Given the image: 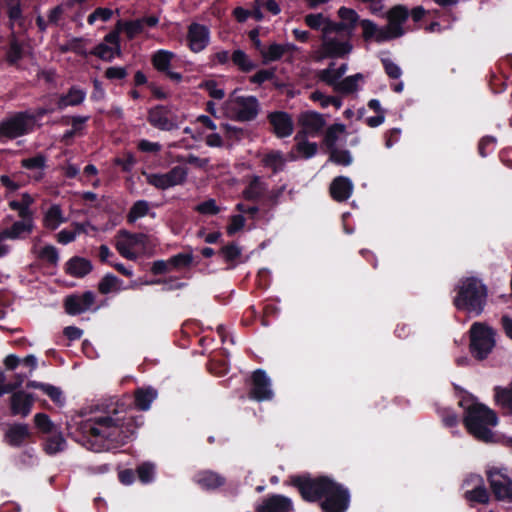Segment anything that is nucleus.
Wrapping results in <instances>:
<instances>
[{
  "instance_id": "obj_7",
  "label": "nucleus",
  "mask_w": 512,
  "mask_h": 512,
  "mask_svg": "<svg viewBox=\"0 0 512 512\" xmlns=\"http://www.w3.org/2000/svg\"><path fill=\"white\" fill-rule=\"evenodd\" d=\"M35 117L25 112L16 113L0 122V143L31 133Z\"/></svg>"
},
{
  "instance_id": "obj_12",
  "label": "nucleus",
  "mask_w": 512,
  "mask_h": 512,
  "mask_svg": "<svg viewBox=\"0 0 512 512\" xmlns=\"http://www.w3.org/2000/svg\"><path fill=\"white\" fill-rule=\"evenodd\" d=\"M408 16L407 8L402 5L395 6L388 11L386 15L388 24L383 26L388 41L405 34L403 24L408 19Z\"/></svg>"
},
{
  "instance_id": "obj_29",
  "label": "nucleus",
  "mask_w": 512,
  "mask_h": 512,
  "mask_svg": "<svg viewBox=\"0 0 512 512\" xmlns=\"http://www.w3.org/2000/svg\"><path fill=\"white\" fill-rule=\"evenodd\" d=\"M29 436V429L26 424L11 425L5 432V440L12 446H20Z\"/></svg>"
},
{
  "instance_id": "obj_30",
  "label": "nucleus",
  "mask_w": 512,
  "mask_h": 512,
  "mask_svg": "<svg viewBox=\"0 0 512 512\" xmlns=\"http://www.w3.org/2000/svg\"><path fill=\"white\" fill-rule=\"evenodd\" d=\"M67 442L63 437L62 432L55 430L49 433L44 443V451L48 455H55L65 450Z\"/></svg>"
},
{
  "instance_id": "obj_55",
  "label": "nucleus",
  "mask_w": 512,
  "mask_h": 512,
  "mask_svg": "<svg viewBox=\"0 0 512 512\" xmlns=\"http://www.w3.org/2000/svg\"><path fill=\"white\" fill-rule=\"evenodd\" d=\"M113 11L109 8H97L93 13L88 16V23L93 25L96 21H108L112 17Z\"/></svg>"
},
{
  "instance_id": "obj_4",
  "label": "nucleus",
  "mask_w": 512,
  "mask_h": 512,
  "mask_svg": "<svg viewBox=\"0 0 512 512\" xmlns=\"http://www.w3.org/2000/svg\"><path fill=\"white\" fill-rule=\"evenodd\" d=\"M487 301V288L478 279L471 277L462 280L457 288L454 305L469 314L480 315Z\"/></svg>"
},
{
  "instance_id": "obj_41",
  "label": "nucleus",
  "mask_w": 512,
  "mask_h": 512,
  "mask_svg": "<svg viewBox=\"0 0 512 512\" xmlns=\"http://www.w3.org/2000/svg\"><path fill=\"white\" fill-rule=\"evenodd\" d=\"M345 131L346 127L344 124L336 123L328 127L324 136V143L329 150L336 148L340 135L344 134Z\"/></svg>"
},
{
  "instance_id": "obj_53",
  "label": "nucleus",
  "mask_w": 512,
  "mask_h": 512,
  "mask_svg": "<svg viewBox=\"0 0 512 512\" xmlns=\"http://www.w3.org/2000/svg\"><path fill=\"white\" fill-rule=\"evenodd\" d=\"M195 211L202 215H216L221 211V208L216 204L214 199H208L202 203H199L195 207Z\"/></svg>"
},
{
  "instance_id": "obj_6",
  "label": "nucleus",
  "mask_w": 512,
  "mask_h": 512,
  "mask_svg": "<svg viewBox=\"0 0 512 512\" xmlns=\"http://www.w3.org/2000/svg\"><path fill=\"white\" fill-rule=\"evenodd\" d=\"M495 331L485 323L475 322L470 328V352L478 360L488 357L495 347Z\"/></svg>"
},
{
  "instance_id": "obj_31",
  "label": "nucleus",
  "mask_w": 512,
  "mask_h": 512,
  "mask_svg": "<svg viewBox=\"0 0 512 512\" xmlns=\"http://www.w3.org/2000/svg\"><path fill=\"white\" fill-rule=\"evenodd\" d=\"M157 391L152 387L138 388L135 391V405L138 409L146 411L157 398Z\"/></svg>"
},
{
  "instance_id": "obj_52",
  "label": "nucleus",
  "mask_w": 512,
  "mask_h": 512,
  "mask_svg": "<svg viewBox=\"0 0 512 512\" xmlns=\"http://www.w3.org/2000/svg\"><path fill=\"white\" fill-rule=\"evenodd\" d=\"M34 422L37 428H39L43 433H52L57 430L50 420V418L44 413H38L34 416Z\"/></svg>"
},
{
  "instance_id": "obj_42",
  "label": "nucleus",
  "mask_w": 512,
  "mask_h": 512,
  "mask_svg": "<svg viewBox=\"0 0 512 512\" xmlns=\"http://www.w3.org/2000/svg\"><path fill=\"white\" fill-rule=\"evenodd\" d=\"M94 55L104 61H112L115 56H119L121 53L120 45L110 46L107 43H101L94 49Z\"/></svg>"
},
{
  "instance_id": "obj_14",
  "label": "nucleus",
  "mask_w": 512,
  "mask_h": 512,
  "mask_svg": "<svg viewBox=\"0 0 512 512\" xmlns=\"http://www.w3.org/2000/svg\"><path fill=\"white\" fill-rule=\"evenodd\" d=\"M95 294L92 291H86L82 294H73L65 298L64 307L69 315L82 314L94 305Z\"/></svg>"
},
{
  "instance_id": "obj_28",
  "label": "nucleus",
  "mask_w": 512,
  "mask_h": 512,
  "mask_svg": "<svg viewBox=\"0 0 512 512\" xmlns=\"http://www.w3.org/2000/svg\"><path fill=\"white\" fill-rule=\"evenodd\" d=\"M67 218L65 217L60 205L53 204L44 214L43 223L44 226L50 230L57 229L62 223H65Z\"/></svg>"
},
{
  "instance_id": "obj_27",
  "label": "nucleus",
  "mask_w": 512,
  "mask_h": 512,
  "mask_svg": "<svg viewBox=\"0 0 512 512\" xmlns=\"http://www.w3.org/2000/svg\"><path fill=\"white\" fill-rule=\"evenodd\" d=\"M363 30V38L365 41H375L377 43L387 42V36L383 27H379L376 23L369 19H364L360 22Z\"/></svg>"
},
{
  "instance_id": "obj_11",
  "label": "nucleus",
  "mask_w": 512,
  "mask_h": 512,
  "mask_svg": "<svg viewBox=\"0 0 512 512\" xmlns=\"http://www.w3.org/2000/svg\"><path fill=\"white\" fill-rule=\"evenodd\" d=\"M146 239V235L142 233L132 234L123 230L118 233L115 246L121 256L129 260H136L138 255L135 248L144 246Z\"/></svg>"
},
{
  "instance_id": "obj_16",
  "label": "nucleus",
  "mask_w": 512,
  "mask_h": 512,
  "mask_svg": "<svg viewBox=\"0 0 512 512\" xmlns=\"http://www.w3.org/2000/svg\"><path fill=\"white\" fill-rule=\"evenodd\" d=\"M338 16L341 19L340 22H333L328 25L340 31L343 35L352 37L359 21V15L351 8L341 7L338 10Z\"/></svg>"
},
{
  "instance_id": "obj_17",
  "label": "nucleus",
  "mask_w": 512,
  "mask_h": 512,
  "mask_svg": "<svg viewBox=\"0 0 512 512\" xmlns=\"http://www.w3.org/2000/svg\"><path fill=\"white\" fill-rule=\"evenodd\" d=\"M293 502L289 497L280 494L269 495L257 508V512H293Z\"/></svg>"
},
{
  "instance_id": "obj_37",
  "label": "nucleus",
  "mask_w": 512,
  "mask_h": 512,
  "mask_svg": "<svg viewBox=\"0 0 512 512\" xmlns=\"http://www.w3.org/2000/svg\"><path fill=\"white\" fill-rule=\"evenodd\" d=\"M92 270V265L90 261L75 257L69 260L67 263V272L75 277H83L87 275Z\"/></svg>"
},
{
  "instance_id": "obj_10",
  "label": "nucleus",
  "mask_w": 512,
  "mask_h": 512,
  "mask_svg": "<svg viewBox=\"0 0 512 512\" xmlns=\"http://www.w3.org/2000/svg\"><path fill=\"white\" fill-rule=\"evenodd\" d=\"M462 489L463 496L470 505L486 504L489 502L490 496L480 475H468L463 481Z\"/></svg>"
},
{
  "instance_id": "obj_33",
  "label": "nucleus",
  "mask_w": 512,
  "mask_h": 512,
  "mask_svg": "<svg viewBox=\"0 0 512 512\" xmlns=\"http://www.w3.org/2000/svg\"><path fill=\"white\" fill-rule=\"evenodd\" d=\"M147 215L155 217V213L151 211L150 203L146 200H138L131 206L127 214V221L129 223H135L137 220Z\"/></svg>"
},
{
  "instance_id": "obj_13",
  "label": "nucleus",
  "mask_w": 512,
  "mask_h": 512,
  "mask_svg": "<svg viewBox=\"0 0 512 512\" xmlns=\"http://www.w3.org/2000/svg\"><path fill=\"white\" fill-rule=\"evenodd\" d=\"M488 480L497 499L512 502V480L502 470H489Z\"/></svg>"
},
{
  "instance_id": "obj_21",
  "label": "nucleus",
  "mask_w": 512,
  "mask_h": 512,
  "mask_svg": "<svg viewBox=\"0 0 512 512\" xmlns=\"http://www.w3.org/2000/svg\"><path fill=\"white\" fill-rule=\"evenodd\" d=\"M47 159L44 155L38 154L30 158L23 159L21 166L29 171V178L39 182L44 178Z\"/></svg>"
},
{
  "instance_id": "obj_56",
  "label": "nucleus",
  "mask_w": 512,
  "mask_h": 512,
  "mask_svg": "<svg viewBox=\"0 0 512 512\" xmlns=\"http://www.w3.org/2000/svg\"><path fill=\"white\" fill-rule=\"evenodd\" d=\"M89 120V116H75L72 118V128L64 134V138H71L80 132L85 123Z\"/></svg>"
},
{
  "instance_id": "obj_38",
  "label": "nucleus",
  "mask_w": 512,
  "mask_h": 512,
  "mask_svg": "<svg viewBox=\"0 0 512 512\" xmlns=\"http://www.w3.org/2000/svg\"><path fill=\"white\" fill-rule=\"evenodd\" d=\"M262 163L266 168L271 169L273 173H277L283 170L286 159L280 151H270L263 156Z\"/></svg>"
},
{
  "instance_id": "obj_2",
  "label": "nucleus",
  "mask_w": 512,
  "mask_h": 512,
  "mask_svg": "<svg viewBox=\"0 0 512 512\" xmlns=\"http://www.w3.org/2000/svg\"><path fill=\"white\" fill-rule=\"evenodd\" d=\"M293 485L299 489L307 501H321L323 512H346L350 504L349 491L328 477L293 479Z\"/></svg>"
},
{
  "instance_id": "obj_9",
  "label": "nucleus",
  "mask_w": 512,
  "mask_h": 512,
  "mask_svg": "<svg viewBox=\"0 0 512 512\" xmlns=\"http://www.w3.org/2000/svg\"><path fill=\"white\" fill-rule=\"evenodd\" d=\"M188 169L185 166H175L167 173L145 174L146 181L157 189L166 190L185 183Z\"/></svg>"
},
{
  "instance_id": "obj_49",
  "label": "nucleus",
  "mask_w": 512,
  "mask_h": 512,
  "mask_svg": "<svg viewBox=\"0 0 512 512\" xmlns=\"http://www.w3.org/2000/svg\"><path fill=\"white\" fill-rule=\"evenodd\" d=\"M232 60L243 71H251L254 64L250 61L248 56L242 50H236L232 54Z\"/></svg>"
},
{
  "instance_id": "obj_1",
  "label": "nucleus",
  "mask_w": 512,
  "mask_h": 512,
  "mask_svg": "<svg viewBox=\"0 0 512 512\" xmlns=\"http://www.w3.org/2000/svg\"><path fill=\"white\" fill-rule=\"evenodd\" d=\"M128 407L119 399H110L85 419L75 422L71 436L94 452H102L124 445L133 433Z\"/></svg>"
},
{
  "instance_id": "obj_46",
  "label": "nucleus",
  "mask_w": 512,
  "mask_h": 512,
  "mask_svg": "<svg viewBox=\"0 0 512 512\" xmlns=\"http://www.w3.org/2000/svg\"><path fill=\"white\" fill-rule=\"evenodd\" d=\"M495 400L500 406L512 411V385L495 388Z\"/></svg>"
},
{
  "instance_id": "obj_40",
  "label": "nucleus",
  "mask_w": 512,
  "mask_h": 512,
  "mask_svg": "<svg viewBox=\"0 0 512 512\" xmlns=\"http://www.w3.org/2000/svg\"><path fill=\"white\" fill-rule=\"evenodd\" d=\"M267 187L263 181H261L260 177L255 176L244 190L243 194L247 200H258L260 199Z\"/></svg>"
},
{
  "instance_id": "obj_34",
  "label": "nucleus",
  "mask_w": 512,
  "mask_h": 512,
  "mask_svg": "<svg viewBox=\"0 0 512 512\" xmlns=\"http://www.w3.org/2000/svg\"><path fill=\"white\" fill-rule=\"evenodd\" d=\"M196 482L204 489H215L222 486L225 479L215 472L203 471L197 474Z\"/></svg>"
},
{
  "instance_id": "obj_62",
  "label": "nucleus",
  "mask_w": 512,
  "mask_h": 512,
  "mask_svg": "<svg viewBox=\"0 0 512 512\" xmlns=\"http://www.w3.org/2000/svg\"><path fill=\"white\" fill-rule=\"evenodd\" d=\"M80 232V226L77 225L76 230L63 229L57 234V240L59 243L66 245L75 240L76 235Z\"/></svg>"
},
{
  "instance_id": "obj_61",
  "label": "nucleus",
  "mask_w": 512,
  "mask_h": 512,
  "mask_svg": "<svg viewBox=\"0 0 512 512\" xmlns=\"http://www.w3.org/2000/svg\"><path fill=\"white\" fill-rule=\"evenodd\" d=\"M22 57L21 45L13 39L7 53V58L10 63H16Z\"/></svg>"
},
{
  "instance_id": "obj_59",
  "label": "nucleus",
  "mask_w": 512,
  "mask_h": 512,
  "mask_svg": "<svg viewBox=\"0 0 512 512\" xmlns=\"http://www.w3.org/2000/svg\"><path fill=\"white\" fill-rule=\"evenodd\" d=\"M382 63H383L386 74L390 78L398 79L401 77V75H402L401 68L396 63H394L391 59H383Z\"/></svg>"
},
{
  "instance_id": "obj_44",
  "label": "nucleus",
  "mask_w": 512,
  "mask_h": 512,
  "mask_svg": "<svg viewBox=\"0 0 512 512\" xmlns=\"http://www.w3.org/2000/svg\"><path fill=\"white\" fill-rule=\"evenodd\" d=\"M117 29L124 32L129 39H133L144 30L139 19L134 21H118Z\"/></svg>"
},
{
  "instance_id": "obj_54",
  "label": "nucleus",
  "mask_w": 512,
  "mask_h": 512,
  "mask_svg": "<svg viewBox=\"0 0 512 512\" xmlns=\"http://www.w3.org/2000/svg\"><path fill=\"white\" fill-rule=\"evenodd\" d=\"M192 261L193 255L191 253H179L169 259L171 267L175 269L188 267Z\"/></svg>"
},
{
  "instance_id": "obj_63",
  "label": "nucleus",
  "mask_w": 512,
  "mask_h": 512,
  "mask_svg": "<svg viewBox=\"0 0 512 512\" xmlns=\"http://www.w3.org/2000/svg\"><path fill=\"white\" fill-rule=\"evenodd\" d=\"M245 225V218L242 215H233L227 227V233L232 235L241 230Z\"/></svg>"
},
{
  "instance_id": "obj_15",
  "label": "nucleus",
  "mask_w": 512,
  "mask_h": 512,
  "mask_svg": "<svg viewBox=\"0 0 512 512\" xmlns=\"http://www.w3.org/2000/svg\"><path fill=\"white\" fill-rule=\"evenodd\" d=\"M273 390L271 389V380L265 371L259 369L252 375V388L250 398L257 401L271 400L273 398Z\"/></svg>"
},
{
  "instance_id": "obj_23",
  "label": "nucleus",
  "mask_w": 512,
  "mask_h": 512,
  "mask_svg": "<svg viewBox=\"0 0 512 512\" xmlns=\"http://www.w3.org/2000/svg\"><path fill=\"white\" fill-rule=\"evenodd\" d=\"M169 111L164 106H156L149 111V123L160 130L170 131L176 127L168 116Z\"/></svg>"
},
{
  "instance_id": "obj_5",
  "label": "nucleus",
  "mask_w": 512,
  "mask_h": 512,
  "mask_svg": "<svg viewBox=\"0 0 512 512\" xmlns=\"http://www.w3.org/2000/svg\"><path fill=\"white\" fill-rule=\"evenodd\" d=\"M260 105L255 96H238L233 92L223 104L224 114L232 120L248 122L259 113Z\"/></svg>"
},
{
  "instance_id": "obj_32",
  "label": "nucleus",
  "mask_w": 512,
  "mask_h": 512,
  "mask_svg": "<svg viewBox=\"0 0 512 512\" xmlns=\"http://www.w3.org/2000/svg\"><path fill=\"white\" fill-rule=\"evenodd\" d=\"M364 76L361 73H357L344 79H341L339 84H337L335 92H339L342 94H352L359 90L360 84L363 82Z\"/></svg>"
},
{
  "instance_id": "obj_24",
  "label": "nucleus",
  "mask_w": 512,
  "mask_h": 512,
  "mask_svg": "<svg viewBox=\"0 0 512 512\" xmlns=\"http://www.w3.org/2000/svg\"><path fill=\"white\" fill-rule=\"evenodd\" d=\"M33 398L30 394L23 391L15 392L11 396V412L13 415H21L26 417L31 412L33 406Z\"/></svg>"
},
{
  "instance_id": "obj_60",
  "label": "nucleus",
  "mask_w": 512,
  "mask_h": 512,
  "mask_svg": "<svg viewBox=\"0 0 512 512\" xmlns=\"http://www.w3.org/2000/svg\"><path fill=\"white\" fill-rule=\"evenodd\" d=\"M40 257L51 264H56L59 259L58 251L52 245L43 247L40 251Z\"/></svg>"
},
{
  "instance_id": "obj_39",
  "label": "nucleus",
  "mask_w": 512,
  "mask_h": 512,
  "mask_svg": "<svg viewBox=\"0 0 512 512\" xmlns=\"http://www.w3.org/2000/svg\"><path fill=\"white\" fill-rule=\"evenodd\" d=\"M86 97V92L80 88L72 87L67 94L60 97L58 105L60 108L76 106L81 104Z\"/></svg>"
},
{
  "instance_id": "obj_26",
  "label": "nucleus",
  "mask_w": 512,
  "mask_h": 512,
  "mask_svg": "<svg viewBox=\"0 0 512 512\" xmlns=\"http://www.w3.org/2000/svg\"><path fill=\"white\" fill-rule=\"evenodd\" d=\"M33 221L31 218H25L16 221L10 228L4 229L1 232L7 239L17 240L26 237L32 232Z\"/></svg>"
},
{
  "instance_id": "obj_8",
  "label": "nucleus",
  "mask_w": 512,
  "mask_h": 512,
  "mask_svg": "<svg viewBox=\"0 0 512 512\" xmlns=\"http://www.w3.org/2000/svg\"><path fill=\"white\" fill-rule=\"evenodd\" d=\"M351 37L343 35L340 31L327 26L322 35L321 50L326 57H344L352 50Z\"/></svg>"
},
{
  "instance_id": "obj_20",
  "label": "nucleus",
  "mask_w": 512,
  "mask_h": 512,
  "mask_svg": "<svg viewBox=\"0 0 512 512\" xmlns=\"http://www.w3.org/2000/svg\"><path fill=\"white\" fill-rule=\"evenodd\" d=\"M347 69L348 67L345 63L336 67V64L331 62L327 68L319 70L316 76L320 81L331 86L333 90H335Z\"/></svg>"
},
{
  "instance_id": "obj_36",
  "label": "nucleus",
  "mask_w": 512,
  "mask_h": 512,
  "mask_svg": "<svg viewBox=\"0 0 512 512\" xmlns=\"http://www.w3.org/2000/svg\"><path fill=\"white\" fill-rule=\"evenodd\" d=\"M126 289L123 281L112 274L105 275L98 284V290L101 294L117 293Z\"/></svg>"
},
{
  "instance_id": "obj_35",
  "label": "nucleus",
  "mask_w": 512,
  "mask_h": 512,
  "mask_svg": "<svg viewBox=\"0 0 512 512\" xmlns=\"http://www.w3.org/2000/svg\"><path fill=\"white\" fill-rule=\"evenodd\" d=\"M174 57L175 54L173 52L160 49L152 55L151 61L157 71L165 73L170 69Z\"/></svg>"
},
{
  "instance_id": "obj_64",
  "label": "nucleus",
  "mask_w": 512,
  "mask_h": 512,
  "mask_svg": "<svg viewBox=\"0 0 512 512\" xmlns=\"http://www.w3.org/2000/svg\"><path fill=\"white\" fill-rule=\"evenodd\" d=\"M105 76L111 80H121L127 76V70L124 67H109L105 72Z\"/></svg>"
},
{
  "instance_id": "obj_45",
  "label": "nucleus",
  "mask_w": 512,
  "mask_h": 512,
  "mask_svg": "<svg viewBox=\"0 0 512 512\" xmlns=\"http://www.w3.org/2000/svg\"><path fill=\"white\" fill-rule=\"evenodd\" d=\"M304 20L306 25L311 29H321L322 35H324L325 28L328 26V24L333 23V21L326 18L322 13L308 14L305 16Z\"/></svg>"
},
{
  "instance_id": "obj_25",
  "label": "nucleus",
  "mask_w": 512,
  "mask_h": 512,
  "mask_svg": "<svg viewBox=\"0 0 512 512\" xmlns=\"http://www.w3.org/2000/svg\"><path fill=\"white\" fill-rule=\"evenodd\" d=\"M269 120L278 137L290 136L293 132V123L290 116L284 112H275L269 115Z\"/></svg>"
},
{
  "instance_id": "obj_22",
  "label": "nucleus",
  "mask_w": 512,
  "mask_h": 512,
  "mask_svg": "<svg viewBox=\"0 0 512 512\" xmlns=\"http://www.w3.org/2000/svg\"><path fill=\"white\" fill-rule=\"evenodd\" d=\"M354 185L351 179L345 176L336 177L330 185V194L335 201H346L353 192Z\"/></svg>"
},
{
  "instance_id": "obj_19",
  "label": "nucleus",
  "mask_w": 512,
  "mask_h": 512,
  "mask_svg": "<svg viewBox=\"0 0 512 512\" xmlns=\"http://www.w3.org/2000/svg\"><path fill=\"white\" fill-rule=\"evenodd\" d=\"M298 121L303 128L304 134L311 136H316L319 134L326 124L323 116L315 111L302 112L299 115Z\"/></svg>"
},
{
  "instance_id": "obj_58",
  "label": "nucleus",
  "mask_w": 512,
  "mask_h": 512,
  "mask_svg": "<svg viewBox=\"0 0 512 512\" xmlns=\"http://www.w3.org/2000/svg\"><path fill=\"white\" fill-rule=\"evenodd\" d=\"M47 396L50 397V399L58 404V405H63L64 404V397H63V393L61 391L60 388L56 387V386H53V385H50V384H47L46 387H44V391H43Z\"/></svg>"
},
{
  "instance_id": "obj_51",
  "label": "nucleus",
  "mask_w": 512,
  "mask_h": 512,
  "mask_svg": "<svg viewBox=\"0 0 512 512\" xmlns=\"http://www.w3.org/2000/svg\"><path fill=\"white\" fill-rule=\"evenodd\" d=\"M137 474L142 483H149L154 479L155 466L149 462L143 463L138 466Z\"/></svg>"
},
{
  "instance_id": "obj_43",
  "label": "nucleus",
  "mask_w": 512,
  "mask_h": 512,
  "mask_svg": "<svg viewBox=\"0 0 512 512\" xmlns=\"http://www.w3.org/2000/svg\"><path fill=\"white\" fill-rule=\"evenodd\" d=\"M295 139L297 140L296 149L303 157L311 158L316 154L318 150L316 143L306 141L302 133H298Z\"/></svg>"
},
{
  "instance_id": "obj_18",
  "label": "nucleus",
  "mask_w": 512,
  "mask_h": 512,
  "mask_svg": "<svg viewBox=\"0 0 512 512\" xmlns=\"http://www.w3.org/2000/svg\"><path fill=\"white\" fill-rule=\"evenodd\" d=\"M210 40L209 29L201 24L193 23L188 29V43L190 49L195 52H201L206 48Z\"/></svg>"
},
{
  "instance_id": "obj_47",
  "label": "nucleus",
  "mask_w": 512,
  "mask_h": 512,
  "mask_svg": "<svg viewBox=\"0 0 512 512\" xmlns=\"http://www.w3.org/2000/svg\"><path fill=\"white\" fill-rule=\"evenodd\" d=\"M285 53V46L281 44H271L267 49L261 50L265 62L279 60Z\"/></svg>"
},
{
  "instance_id": "obj_48",
  "label": "nucleus",
  "mask_w": 512,
  "mask_h": 512,
  "mask_svg": "<svg viewBox=\"0 0 512 512\" xmlns=\"http://www.w3.org/2000/svg\"><path fill=\"white\" fill-rule=\"evenodd\" d=\"M329 160L337 165L349 166L352 163V155L348 150L333 148L330 150Z\"/></svg>"
},
{
  "instance_id": "obj_3",
  "label": "nucleus",
  "mask_w": 512,
  "mask_h": 512,
  "mask_svg": "<svg viewBox=\"0 0 512 512\" xmlns=\"http://www.w3.org/2000/svg\"><path fill=\"white\" fill-rule=\"evenodd\" d=\"M459 404L464 409L463 422L468 432L477 440L492 442V428L498 423L496 413L473 397H463Z\"/></svg>"
},
{
  "instance_id": "obj_57",
  "label": "nucleus",
  "mask_w": 512,
  "mask_h": 512,
  "mask_svg": "<svg viewBox=\"0 0 512 512\" xmlns=\"http://www.w3.org/2000/svg\"><path fill=\"white\" fill-rule=\"evenodd\" d=\"M221 254L227 262H232L241 256V249L236 244H229L221 249Z\"/></svg>"
},
{
  "instance_id": "obj_50",
  "label": "nucleus",
  "mask_w": 512,
  "mask_h": 512,
  "mask_svg": "<svg viewBox=\"0 0 512 512\" xmlns=\"http://www.w3.org/2000/svg\"><path fill=\"white\" fill-rule=\"evenodd\" d=\"M200 88L205 89L213 99L221 100L225 96L224 89L220 88L214 80L202 82Z\"/></svg>"
}]
</instances>
